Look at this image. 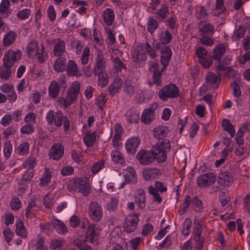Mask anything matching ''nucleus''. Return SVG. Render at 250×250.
I'll list each match as a JSON object with an SVG mask.
<instances>
[{"label": "nucleus", "mask_w": 250, "mask_h": 250, "mask_svg": "<svg viewBox=\"0 0 250 250\" xmlns=\"http://www.w3.org/2000/svg\"><path fill=\"white\" fill-rule=\"evenodd\" d=\"M96 132L91 130L86 132L85 135L83 138V142L87 147H92L96 142Z\"/></svg>", "instance_id": "a878e982"}, {"label": "nucleus", "mask_w": 250, "mask_h": 250, "mask_svg": "<svg viewBox=\"0 0 250 250\" xmlns=\"http://www.w3.org/2000/svg\"><path fill=\"white\" fill-rule=\"evenodd\" d=\"M21 206V202L18 197H13L10 201V206L11 208L14 210H19Z\"/></svg>", "instance_id": "6e6d98bb"}, {"label": "nucleus", "mask_w": 250, "mask_h": 250, "mask_svg": "<svg viewBox=\"0 0 250 250\" xmlns=\"http://www.w3.org/2000/svg\"><path fill=\"white\" fill-rule=\"evenodd\" d=\"M90 218L95 222H99L103 215V209L100 204L96 202H91L88 207Z\"/></svg>", "instance_id": "1a4fd4ad"}, {"label": "nucleus", "mask_w": 250, "mask_h": 250, "mask_svg": "<svg viewBox=\"0 0 250 250\" xmlns=\"http://www.w3.org/2000/svg\"><path fill=\"white\" fill-rule=\"evenodd\" d=\"M63 240L61 239H54L51 241L50 243V248L54 250H58L63 246Z\"/></svg>", "instance_id": "052dcab7"}, {"label": "nucleus", "mask_w": 250, "mask_h": 250, "mask_svg": "<svg viewBox=\"0 0 250 250\" xmlns=\"http://www.w3.org/2000/svg\"><path fill=\"white\" fill-rule=\"evenodd\" d=\"M148 192L150 195L153 196V201L158 203H161L162 199L160 194L157 191V189H155V188H154L153 186L151 185L148 187Z\"/></svg>", "instance_id": "09e8293b"}, {"label": "nucleus", "mask_w": 250, "mask_h": 250, "mask_svg": "<svg viewBox=\"0 0 250 250\" xmlns=\"http://www.w3.org/2000/svg\"><path fill=\"white\" fill-rule=\"evenodd\" d=\"M159 42L156 44V47L160 48L161 46H167L172 40V35L168 30L162 31L158 36Z\"/></svg>", "instance_id": "f3484780"}, {"label": "nucleus", "mask_w": 250, "mask_h": 250, "mask_svg": "<svg viewBox=\"0 0 250 250\" xmlns=\"http://www.w3.org/2000/svg\"><path fill=\"white\" fill-rule=\"evenodd\" d=\"M85 231V226L83 223H82L79 229L77 231V235L78 237H81L83 236L85 234V238L87 242L90 243H93L98 237V230L97 227L95 224L89 225L87 230Z\"/></svg>", "instance_id": "39448f33"}, {"label": "nucleus", "mask_w": 250, "mask_h": 250, "mask_svg": "<svg viewBox=\"0 0 250 250\" xmlns=\"http://www.w3.org/2000/svg\"><path fill=\"white\" fill-rule=\"evenodd\" d=\"M12 73V67L3 64L0 66V79L1 81L9 80Z\"/></svg>", "instance_id": "bb28decb"}, {"label": "nucleus", "mask_w": 250, "mask_h": 250, "mask_svg": "<svg viewBox=\"0 0 250 250\" xmlns=\"http://www.w3.org/2000/svg\"><path fill=\"white\" fill-rule=\"evenodd\" d=\"M51 174L49 171L45 169L40 179L39 185L41 186H46L50 182Z\"/></svg>", "instance_id": "49530a36"}, {"label": "nucleus", "mask_w": 250, "mask_h": 250, "mask_svg": "<svg viewBox=\"0 0 250 250\" xmlns=\"http://www.w3.org/2000/svg\"><path fill=\"white\" fill-rule=\"evenodd\" d=\"M127 122L130 124H137L139 119V113L136 110L130 109L125 114Z\"/></svg>", "instance_id": "7c9ffc66"}, {"label": "nucleus", "mask_w": 250, "mask_h": 250, "mask_svg": "<svg viewBox=\"0 0 250 250\" xmlns=\"http://www.w3.org/2000/svg\"><path fill=\"white\" fill-rule=\"evenodd\" d=\"M169 132L168 127L165 126H157L153 129L154 137L158 140H161V141L167 140L164 138L167 136Z\"/></svg>", "instance_id": "aec40b11"}, {"label": "nucleus", "mask_w": 250, "mask_h": 250, "mask_svg": "<svg viewBox=\"0 0 250 250\" xmlns=\"http://www.w3.org/2000/svg\"><path fill=\"white\" fill-rule=\"evenodd\" d=\"M21 56V52L20 50L15 51L12 49L6 51L2 59L3 64L12 67L15 63L19 60Z\"/></svg>", "instance_id": "6e6552de"}, {"label": "nucleus", "mask_w": 250, "mask_h": 250, "mask_svg": "<svg viewBox=\"0 0 250 250\" xmlns=\"http://www.w3.org/2000/svg\"><path fill=\"white\" fill-rule=\"evenodd\" d=\"M159 26L158 21L152 17H149L147 22V31L151 34H153L154 31L158 28Z\"/></svg>", "instance_id": "a18cd8bd"}, {"label": "nucleus", "mask_w": 250, "mask_h": 250, "mask_svg": "<svg viewBox=\"0 0 250 250\" xmlns=\"http://www.w3.org/2000/svg\"><path fill=\"white\" fill-rule=\"evenodd\" d=\"M222 125L224 129L229 133L231 137L234 136L235 134L234 128L229 120L226 119H223L222 120Z\"/></svg>", "instance_id": "37998d69"}, {"label": "nucleus", "mask_w": 250, "mask_h": 250, "mask_svg": "<svg viewBox=\"0 0 250 250\" xmlns=\"http://www.w3.org/2000/svg\"><path fill=\"white\" fill-rule=\"evenodd\" d=\"M111 158L112 161L116 163L124 165L125 163L123 154L117 150H112L111 153Z\"/></svg>", "instance_id": "c9c22d12"}, {"label": "nucleus", "mask_w": 250, "mask_h": 250, "mask_svg": "<svg viewBox=\"0 0 250 250\" xmlns=\"http://www.w3.org/2000/svg\"><path fill=\"white\" fill-rule=\"evenodd\" d=\"M180 96L178 87L174 83L166 85L160 89L158 92L159 98L163 101L168 99H175Z\"/></svg>", "instance_id": "7ed1b4c3"}, {"label": "nucleus", "mask_w": 250, "mask_h": 250, "mask_svg": "<svg viewBox=\"0 0 250 250\" xmlns=\"http://www.w3.org/2000/svg\"><path fill=\"white\" fill-rule=\"evenodd\" d=\"M157 104H153L149 107L144 110L143 112L141 121L146 124H150L154 119V111Z\"/></svg>", "instance_id": "dca6fc26"}, {"label": "nucleus", "mask_w": 250, "mask_h": 250, "mask_svg": "<svg viewBox=\"0 0 250 250\" xmlns=\"http://www.w3.org/2000/svg\"><path fill=\"white\" fill-rule=\"evenodd\" d=\"M169 13L168 6L167 4H163L160 8L155 13L156 18L160 21L166 19Z\"/></svg>", "instance_id": "f704fd0d"}, {"label": "nucleus", "mask_w": 250, "mask_h": 250, "mask_svg": "<svg viewBox=\"0 0 250 250\" xmlns=\"http://www.w3.org/2000/svg\"><path fill=\"white\" fill-rule=\"evenodd\" d=\"M132 58L133 61L137 63H141L142 62L145 61L146 59L143 50L137 49H135L132 52Z\"/></svg>", "instance_id": "ea45409f"}, {"label": "nucleus", "mask_w": 250, "mask_h": 250, "mask_svg": "<svg viewBox=\"0 0 250 250\" xmlns=\"http://www.w3.org/2000/svg\"><path fill=\"white\" fill-rule=\"evenodd\" d=\"M36 158L30 157L28 158L24 164V167L27 169L33 170L34 167L36 166Z\"/></svg>", "instance_id": "338daca9"}, {"label": "nucleus", "mask_w": 250, "mask_h": 250, "mask_svg": "<svg viewBox=\"0 0 250 250\" xmlns=\"http://www.w3.org/2000/svg\"><path fill=\"white\" fill-rule=\"evenodd\" d=\"M86 242H87L86 241L78 239L75 240L73 242L74 245L81 250H91L90 246L88 245Z\"/></svg>", "instance_id": "8fccbe9b"}, {"label": "nucleus", "mask_w": 250, "mask_h": 250, "mask_svg": "<svg viewBox=\"0 0 250 250\" xmlns=\"http://www.w3.org/2000/svg\"><path fill=\"white\" fill-rule=\"evenodd\" d=\"M60 87L56 80H53L51 82L48 86V94L49 97L52 99L56 98L59 94Z\"/></svg>", "instance_id": "c756f323"}, {"label": "nucleus", "mask_w": 250, "mask_h": 250, "mask_svg": "<svg viewBox=\"0 0 250 250\" xmlns=\"http://www.w3.org/2000/svg\"><path fill=\"white\" fill-rule=\"evenodd\" d=\"M81 180V178H79L69 181L67 184V189L71 192L75 191L78 188Z\"/></svg>", "instance_id": "603ef678"}, {"label": "nucleus", "mask_w": 250, "mask_h": 250, "mask_svg": "<svg viewBox=\"0 0 250 250\" xmlns=\"http://www.w3.org/2000/svg\"><path fill=\"white\" fill-rule=\"evenodd\" d=\"M232 181V177L228 171H221L218 175V184L223 187L229 186Z\"/></svg>", "instance_id": "6ab92c4d"}, {"label": "nucleus", "mask_w": 250, "mask_h": 250, "mask_svg": "<svg viewBox=\"0 0 250 250\" xmlns=\"http://www.w3.org/2000/svg\"><path fill=\"white\" fill-rule=\"evenodd\" d=\"M225 53V45L223 43H219L214 48L212 58L217 62L220 61Z\"/></svg>", "instance_id": "b1692460"}, {"label": "nucleus", "mask_w": 250, "mask_h": 250, "mask_svg": "<svg viewBox=\"0 0 250 250\" xmlns=\"http://www.w3.org/2000/svg\"><path fill=\"white\" fill-rule=\"evenodd\" d=\"M150 71L153 73L152 82H149L148 83L151 85L153 83L157 86H161V76L162 72L166 69L161 67L159 63L155 62H149L148 63Z\"/></svg>", "instance_id": "423d86ee"}, {"label": "nucleus", "mask_w": 250, "mask_h": 250, "mask_svg": "<svg viewBox=\"0 0 250 250\" xmlns=\"http://www.w3.org/2000/svg\"><path fill=\"white\" fill-rule=\"evenodd\" d=\"M45 120L48 125H54V127H51L49 129L51 132H55L56 129L60 127L62 125L65 132H67L70 129V123L68 117L60 110L56 112L53 110H49L46 115Z\"/></svg>", "instance_id": "f03ea898"}, {"label": "nucleus", "mask_w": 250, "mask_h": 250, "mask_svg": "<svg viewBox=\"0 0 250 250\" xmlns=\"http://www.w3.org/2000/svg\"><path fill=\"white\" fill-rule=\"evenodd\" d=\"M212 36H203L200 38V42L205 45L211 46L214 43L211 38Z\"/></svg>", "instance_id": "774afa93"}, {"label": "nucleus", "mask_w": 250, "mask_h": 250, "mask_svg": "<svg viewBox=\"0 0 250 250\" xmlns=\"http://www.w3.org/2000/svg\"><path fill=\"white\" fill-rule=\"evenodd\" d=\"M146 194L143 188H140L137 190L136 194L134 195V203L140 209H144L146 207Z\"/></svg>", "instance_id": "412c9836"}, {"label": "nucleus", "mask_w": 250, "mask_h": 250, "mask_svg": "<svg viewBox=\"0 0 250 250\" xmlns=\"http://www.w3.org/2000/svg\"><path fill=\"white\" fill-rule=\"evenodd\" d=\"M29 144L25 142L21 144L17 148V152L19 154L23 155L27 154L29 151Z\"/></svg>", "instance_id": "13d9d810"}, {"label": "nucleus", "mask_w": 250, "mask_h": 250, "mask_svg": "<svg viewBox=\"0 0 250 250\" xmlns=\"http://www.w3.org/2000/svg\"><path fill=\"white\" fill-rule=\"evenodd\" d=\"M51 224L59 234L64 235L68 232L67 227L62 221L57 219H52Z\"/></svg>", "instance_id": "5701e85b"}, {"label": "nucleus", "mask_w": 250, "mask_h": 250, "mask_svg": "<svg viewBox=\"0 0 250 250\" xmlns=\"http://www.w3.org/2000/svg\"><path fill=\"white\" fill-rule=\"evenodd\" d=\"M159 174V170L156 168H146L143 170V175L146 180H150L157 178Z\"/></svg>", "instance_id": "393cba45"}, {"label": "nucleus", "mask_w": 250, "mask_h": 250, "mask_svg": "<svg viewBox=\"0 0 250 250\" xmlns=\"http://www.w3.org/2000/svg\"><path fill=\"white\" fill-rule=\"evenodd\" d=\"M125 183L121 185V188L124 187V186L126 183H131L132 184H135L137 182L136 177V172L135 170L131 167H128L126 169V173L124 175Z\"/></svg>", "instance_id": "4be33fe9"}, {"label": "nucleus", "mask_w": 250, "mask_h": 250, "mask_svg": "<svg viewBox=\"0 0 250 250\" xmlns=\"http://www.w3.org/2000/svg\"><path fill=\"white\" fill-rule=\"evenodd\" d=\"M34 171L30 169H27L26 171L22 175V178L21 180V184H24L26 182H28L32 179L34 176Z\"/></svg>", "instance_id": "4d7b16f0"}, {"label": "nucleus", "mask_w": 250, "mask_h": 250, "mask_svg": "<svg viewBox=\"0 0 250 250\" xmlns=\"http://www.w3.org/2000/svg\"><path fill=\"white\" fill-rule=\"evenodd\" d=\"M114 13L111 9L107 8L103 14V18L104 22L107 26L112 25L114 18Z\"/></svg>", "instance_id": "4c0bfd02"}, {"label": "nucleus", "mask_w": 250, "mask_h": 250, "mask_svg": "<svg viewBox=\"0 0 250 250\" xmlns=\"http://www.w3.org/2000/svg\"><path fill=\"white\" fill-rule=\"evenodd\" d=\"M9 0H2L0 4V18H4L8 17L11 12L9 10Z\"/></svg>", "instance_id": "c85d7f7f"}, {"label": "nucleus", "mask_w": 250, "mask_h": 250, "mask_svg": "<svg viewBox=\"0 0 250 250\" xmlns=\"http://www.w3.org/2000/svg\"><path fill=\"white\" fill-rule=\"evenodd\" d=\"M191 202V198L189 195H186L183 200V203L179 209V213L180 216L185 214L188 210Z\"/></svg>", "instance_id": "e433bc0d"}, {"label": "nucleus", "mask_w": 250, "mask_h": 250, "mask_svg": "<svg viewBox=\"0 0 250 250\" xmlns=\"http://www.w3.org/2000/svg\"><path fill=\"white\" fill-rule=\"evenodd\" d=\"M49 152V155L51 159L55 161L60 160L64 154V146L61 144L55 143L52 146Z\"/></svg>", "instance_id": "9b49d317"}, {"label": "nucleus", "mask_w": 250, "mask_h": 250, "mask_svg": "<svg viewBox=\"0 0 250 250\" xmlns=\"http://www.w3.org/2000/svg\"><path fill=\"white\" fill-rule=\"evenodd\" d=\"M216 175L212 172L203 174L198 177L196 182L198 186L202 188H206L211 186L216 181Z\"/></svg>", "instance_id": "0eeeda50"}, {"label": "nucleus", "mask_w": 250, "mask_h": 250, "mask_svg": "<svg viewBox=\"0 0 250 250\" xmlns=\"http://www.w3.org/2000/svg\"><path fill=\"white\" fill-rule=\"evenodd\" d=\"M114 66L117 71H121L122 69H125V64L118 57H115L113 59Z\"/></svg>", "instance_id": "e2e57ef3"}, {"label": "nucleus", "mask_w": 250, "mask_h": 250, "mask_svg": "<svg viewBox=\"0 0 250 250\" xmlns=\"http://www.w3.org/2000/svg\"><path fill=\"white\" fill-rule=\"evenodd\" d=\"M90 49L88 46H85L83 51L81 60L83 64H86L89 61Z\"/></svg>", "instance_id": "680f3d73"}, {"label": "nucleus", "mask_w": 250, "mask_h": 250, "mask_svg": "<svg viewBox=\"0 0 250 250\" xmlns=\"http://www.w3.org/2000/svg\"><path fill=\"white\" fill-rule=\"evenodd\" d=\"M66 61L62 58H58L55 62L53 67L57 72H62L65 70Z\"/></svg>", "instance_id": "58836bf2"}, {"label": "nucleus", "mask_w": 250, "mask_h": 250, "mask_svg": "<svg viewBox=\"0 0 250 250\" xmlns=\"http://www.w3.org/2000/svg\"><path fill=\"white\" fill-rule=\"evenodd\" d=\"M39 48L38 42L36 40L31 41L28 43L26 48L28 56L30 57L36 56Z\"/></svg>", "instance_id": "cd10ccee"}, {"label": "nucleus", "mask_w": 250, "mask_h": 250, "mask_svg": "<svg viewBox=\"0 0 250 250\" xmlns=\"http://www.w3.org/2000/svg\"><path fill=\"white\" fill-rule=\"evenodd\" d=\"M247 28L245 25H240L237 29H235L233 33V39L238 41L240 38H242L246 32Z\"/></svg>", "instance_id": "de8ad7c7"}, {"label": "nucleus", "mask_w": 250, "mask_h": 250, "mask_svg": "<svg viewBox=\"0 0 250 250\" xmlns=\"http://www.w3.org/2000/svg\"><path fill=\"white\" fill-rule=\"evenodd\" d=\"M106 66V61L101 52L99 51L96 58V64L94 66V73L104 72Z\"/></svg>", "instance_id": "a211bd4d"}, {"label": "nucleus", "mask_w": 250, "mask_h": 250, "mask_svg": "<svg viewBox=\"0 0 250 250\" xmlns=\"http://www.w3.org/2000/svg\"><path fill=\"white\" fill-rule=\"evenodd\" d=\"M35 128L34 125L30 124H27L23 125L21 129V134H30L34 132Z\"/></svg>", "instance_id": "0e129e2a"}, {"label": "nucleus", "mask_w": 250, "mask_h": 250, "mask_svg": "<svg viewBox=\"0 0 250 250\" xmlns=\"http://www.w3.org/2000/svg\"><path fill=\"white\" fill-rule=\"evenodd\" d=\"M221 74L219 73L218 76L214 74V73L210 72L206 75V81L207 83L211 85L216 84L220 80Z\"/></svg>", "instance_id": "79ce46f5"}, {"label": "nucleus", "mask_w": 250, "mask_h": 250, "mask_svg": "<svg viewBox=\"0 0 250 250\" xmlns=\"http://www.w3.org/2000/svg\"><path fill=\"white\" fill-rule=\"evenodd\" d=\"M12 150L11 144L9 141H6L3 146V154L6 159H8L11 155Z\"/></svg>", "instance_id": "69168bd1"}, {"label": "nucleus", "mask_w": 250, "mask_h": 250, "mask_svg": "<svg viewBox=\"0 0 250 250\" xmlns=\"http://www.w3.org/2000/svg\"><path fill=\"white\" fill-rule=\"evenodd\" d=\"M140 144V139L138 137H132L126 141L125 148L128 154L133 155Z\"/></svg>", "instance_id": "4468645a"}, {"label": "nucleus", "mask_w": 250, "mask_h": 250, "mask_svg": "<svg viewBox=\"0 0 250 250\" xmlns=\"http://www.w3.org/2000/svg\"><path fill=\"white\" fill-rule=\"evenodd\" d=\"M16 225L15 232L16 234L23 238H25L27 236V232L22 221L20 220L16 223Z\"/></svg>", "instance_id": "c03bdc74"}, {"label": "nucleus", "mask_w": 250, "mask_h": 250, "mask_svg": "<svg viewBox=\"0 0 250 250\" xmlns=\"http://www.w3.org/2000/svg\"><path fill=\"white\" fill-rule=\"evenodd\" d=\"M79 191L83 196H88L90 192L89 184L84 180L81 179L78 187Z\"/></svg>", "instance_id": "a19ab883"}, {"label": "nucleus", "mask_w": 250, "mask_h": 250, "mask_svg": "<svg viewBox=\"0 0 250 250\" xmlns=\"http://www.w3.org/2000/svg\"><path fill=\"white\" fill-rule=\"evenodd\" d=\"M192 226L191 220L190 218H186L183 223V229L182 233L184 235H188L190 232V228Z\"/></svg>", "instance_id": "5fc2aeb1"}, {"label": "nucleus", "mask_w": 250, "mask_h": 250, "mask_svg": "<svg viewBox=\"0 0 250 250\" xmlns=\"http://www.w3.org/2000/svg\"><path fill=\"white\" fill-rule=\"evenodd\" d=\"M138 221V217L136 215L127 216L125 221L124 230L127 233L134 231L137 228Z\"/></svg>", "instance_id": "ddd939ff"}, {"label": "nucleus", "mask_w": 250, "mask_h": 250, "mask_svg": "<svg viewBox=\"0 0 250 250\" xmlns=\"http://www.w3.org/2000/svg\"><path fill=\"white\" fill-rule=\"evenodd\" d=\"M17 34L14 31L8 32L4 36L2 43L4 46H9L12 44L16 40Z\"/></svg>", "instance_id": "72a5a7b5"}, {"label": "nucleus", "mask_w": 250, "mask_h": 250, "mask_svg": "<svg viewBox=\"0 0 250 250\" xmlns=\"http://www.w3.org/2000/svg\"><path fill=\"white\" fill-rule=\"evenodd\" d=\"M161 53V62L164 67L166 68L168 65L172 55V52L169 46H161L160 48L156 47Z\"/></svg>", "instance_id": "9d476101"}, {"label": "nucleus", "mask_w": 250, "mask_h": 250, "mask_svg": "<svg viewBox=\"0 0 250 250\" xmlns=\"http://www.w3.org/2000/svg\"><path fill=\"white\" fill-rule=\"evenodd\" d=\"M231 59L230 56H226L222 61H218L215 64V66L217 70L223 71L226 70L227 66L230 63Z\"/></svg>", "instance_id": "473e14b6"}, {"label": "nucleus", "mask_w": 250, "mask_h": 250, "mask_svg": "<svg viewBox=\"0 0 250 250\" xmlns=\"http://www.w3.org/2000/svg\"><path fill=\"white\" fill-rule=\"evenodd\" d=\"M197 28L201 36H212L215 31L213 26L206 21H201L199 22Z\"/></svg>", "instance_id": "f8f14e48"}, {"label": "nucleus", "mask_w": 250, "mask_h": 250, "mask_svg": "<svg viewBox=\"0 0 250 250\" xmlns=\"http://www.w3.org/2000/svg\"><path fill=\"white\" fill-rule=\"evenodd\" d=\"M41 48L38 50L36 56H37L38 61L39 62L42 63L46 59V53H44V48L42 44H41Z\"/></svg>", "instance_id": "bf43d9fd"}, {"label": "nucleus", "mask_w": 250, "mask_h": 250, "mask_svg": "<svg viewBox=\"0 0 250 250\" xmlns=\"http://www.w3.org/2000/svg\"><path fill=\"white\" fill-rule=\"evenodd\" d=\"M94 73L95 75H98L99 85H101L102 87L105 86L108 83L107 74L104 73V72H98V73Z\"/></svg>", "instance_id": "3c124183"}, {"label": "nucleus", "mask_w": 250, "mask_h": 250, "mask_svg": "<svg viewBox=\"0 0 250 250\" xmlns=\"http://www.w3.org/2000/svg\"><path fill=\"white\" fill-rule=\"evenodd\" d=\"M54 48L53 53L55 56L60 57L65 52V42L61 39H56L53 42Z\"/></svg>", "instance_id": "2eb2a0df"}, {"label": "nucleus", "mask_w": 250, "mask_h": 250, "mask_svg": "<svg viewBox=\"0 0 250 250\" xmlns=\"http://www.w3.org/2000/svg\"><path fill=\"white\" fill-rule=\"evenodd\" d=\"M144 48L145 53L148 54L151 59L155 60L158 57V55L155 52V50L148 42L146 43Z\"/></svg>", "instance_id": "864d4df0"}, {"label": "nucleus", "mask_w": 250, "mask_h": 250, "mask_svg": "<svg viewBox=\"0 0 250 250\" xmlns=\"http://www.w3.org/2000/svg\"><path fill=\"white\" fill-rule=\"evenodd\" d=\"M81 84L78 81L73 82L67 90L66 96L62 100L64 106L67 107L74 103L77 99L80 92Z\"/></svg>", "instance_id": "20e7f679"}, {"label": "nucleus", "mask_w": 250, "mask_h": 250, "mask_svg": "<svg viewBox=\"0 0 250 250\" xmlns=\"http://www.w3.org/2000/svg\"><path fill=\"white\" fill-rule=\"evenodd\" d=\"M170 150V141L166 140L159 141L150 150L142 149L136 155L137 159L143 165H148L157 159L159 162L163 163L167 158V153Z\"/></svg>", "instance_id": "f257e3e1"}, {"label": "nucleus", "mask_w": 250, "mask_h": 250, "mask_svg": "<svg viewBox=\"0 0 250 250\" xmlns=\"http://www.w3.org/2000/svg\"><path fill=\"white\" fill-rule=\"evenodd\" d=\"M67 74L69 76H77L78 74L77 65L73 60L68 61L65 67Z\"/></svg>", "instance_id": "2f4dec72"}]
</instances>
